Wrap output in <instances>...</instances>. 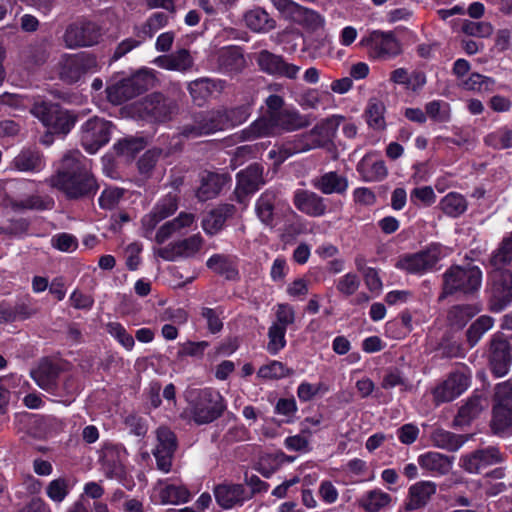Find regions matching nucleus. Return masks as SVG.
I'll return each instance as SVG.
<instances>
[{
	"label": "nucleus",
	"instance_id": "ea45409f",
	"mask_svg": "<svg viewBox=\"0 0 512 512\" xmlns=\"http://www.w3.org/2000/svg\"><path fill=\"white\" fill-rule=\"evenodd\" d=\"M75 481L72 477L61 476L53 479L46 486V495L54 503H61L70 494Z\"/></svg>",
	"mask_w": 512,
	"mask_h": 512
},
{
	"label": "nucleus",
	"instance_id": "603ef678",
	"mask_svg": "<svg viewBox=\"0 0 512 512\" xmlns=\"http://www.w3.org/2000/svg\"><path fill=\"white\" fill-rule=\"evenodd\" d=\"M348 187L347 178L336 172H328L322 175V193L324 194H342Z\"/></svg>",
	"mask_w": 512,
	"mask_h": 512
},
{
	"label": "nucleus",
	"instance_id": "f3484780",
	"mask_svg": "<svg viewBox=\"0 0 512 512\" xmlns=\"http://www.w3.org/2000/svg\"><path fill=\"white\" fill-rule=\"evenodd\" d=\"M440 254V248L432 245L426 250L401 257L396 263V267L411 274H422L437 264Z\"/></svg>",
	"mask_w": 512,
	"mask_h": 512
},
{
	"label": "nucleus",
	"instance_id": "a211bd4d",
	"mask_svg": "<svg viewBox=\"0 0 512 512\" xmlns=\"http://www.w3.org/2000/svg\"><path fill=\"white\" fill-rule=\"evenodd\" d=\"M470 374L465 371L451 372L447 378L433 390L436 404L450 402L465 392L470 385Z\"/></svg>",
	"mask_w": 512,
	"mask_h": 512
},
{
	"label": "nucleus",
	"instance_id": "a878e982",
	"mask_svg": "<svg viewBox=\"0 0 512 512\" xmlns=\"http://www.w3.org/2000/svg\"><path fill=\"white\" fill-rule=\"evenodd\" d=\"M12 164L18 171L37 173L44 169L45 159L37 147H28L14 157Z\"/></svg>",
	"mask_w": 512,
	"mask_h": 512
},
{
	"label": "nucleus",
	"instance_id": "8fccbe9b",
	"mask_svg": "<svg viewBox=\"0 0 512 512\" xmlns=\"http://www.w3.org/2000/svg\"><path fill=\"white\" fill-rule=\"evenodd\" d=\"M391 501L389 494L380 490L369 491L360 501L361 506L368 512H378Z\"/></svg>",
	"mask_w": 512,
	"mask_h": 512
},
{
	"label": "nucleus",
	"instance_id": "4c0bfd02",
	"mask_svg": "<svg viewBox=\"0 0 512 512\" xmlns=\"http://www.w3.org/2000/svg\"><path fill=\"white\" fill-rule=\"evenodd\" d=\"M244 20L248 28L255 32H268L272 30L276 22L269 14L260 7L249 10L244 15Z\"/></svg>",
	"mask_w": 512,
	"mask_h": 512
},
{
	"label": "nucleus",
	"instance_id": "3c124183",
	"mask_svg": "<svg viewBox=\"0 0 512 512\" xmlns=\"http://www.w3.org/2000/svg\"><path fill=\"white\" fill-rule=\"evenodd\" d=\"M286 332L287 330L284 327H279L273 324L268 328L269 341L267 343L266 350L270 355L275 356L285 348L287 344Z\"/></svg>",
	"mask_w": 512,
	"mask_h": 512
},
{
	"label": "nucleus",
	"instance_id": "9d476101",
	"mask_svg": "<svg viewBox=\"0 0 512 512\" xmlns=\"http://www.w3.org/2000/svg\"><path fill=\"white\" fill-rule=\"evenodd\" d=\"M488 362L496 377L508 373L512 362V344L504 333L496 332L492 335L488 347Z\"/></svg>",
	"mask_w": 512,
	"mask_h": 512
},
{
	"label": "nucleus",
	"instance_id": "0eeeda50",
	"mask_svg": "<svg viewBox=\"0 0 512 512\" xmlns=\"http://www.w3.org/2000/svg\"><path fill=\"white\" fill-rule=\"evenodd\" d=\"M320 147V124H315L311 132L289 137L277 145V150L269 152L276 164H282L291 156Z\"/></svg>",
	"mask_w": 512,
	"mask_h": 512
},
{
	"label": "nucleus",
	"instance_id": "393cba45",
	"mask_svg": "<svg viewBox=\"0 0 512 512\" xmlns=\"http://www.w3.org/2000/svg\"><path fill=\"white\" fill-rule=\"evenodd\" d=\"M206 266L228 281H238L240 279L237 260L234 256L220 253L213 254L207 259Z\"/></svg>",
	"mask_w": 512,
	"mask_h": 512
},
{
	"label": "nucleus",
	"instance_id": "4be33fe9",
	"mask_svg": "<svg viewBox=\"0 0 512 512\" xmlns=\"http://www.w3.org/2000/svg\"><path fill=\"white\" fill-rule=\"evenodd\" d=\"M177 209V196L171 193L165 195L158 200L151 212L143 217V227L147 231H153L161 221L173 215Z\"/></svg>",
	"mask_w": 512,
	"mask_h": 512
},
{
	"label": "nucleus",
	"instance_id": "774afa93",
	"mask_svg": "<svg viewBox=\"0 0 512 512\" xmlns=\"http://www.w3.org/2000/svg\"><path fill=\"white\" fill-rule=\"evenodd\" d=\"M426 114L437 122H446L450 118L449 104L442 101H431L425 106Z\"/></svg>",
	"mask_w": 512,
	"mask_h": 512
},
{
	"label": "nucleus",
	"instance_id": "aec40b11",
	"mask_svg": "<svg viewBox=\"0 0 512 512\" xmlns=\"http://www.w3.org/2000/svg\"><path fill=\"white\" fill-rule=\"evenodd\" d=\"M37 313L33 299L29 295L18 298L15 303L7 300L0 302V324H10L30 319Z\"/></svg>",
	"mask_w": 512,
	"mask_h": 512
},
{
	"label": "nucleus",
	"instance_id": "bb28decb",
	"mask_svg": "<svg viewBox=\"0 0 512 512\" xmlns=\"http://www.w3.org/2000/svg\"><path fill=\"white\" fill-rule=\"evenodd\" d=\"M227 182L225 175L207 172L201 177L200 186L196 191V197L200 202L214 199L222 191Z\"/></svg>",
	"mask_w": 512,
	"mask_h": 512
},
{
	"label": "nucleus",
	"instance_id": "6e6d98bb",
	"mask_svg": "<svg viewBox=\"0 0 512 512\" xmlns=\"http://www.w3.org/2000/svg\"><path fill=\"white\" fill-rule=\"evenodd\" d=\"M188 90L194 103L198 106H202L213 91L210 87V81L206 78L191 81Z\"/></svg>",
	"mask_w": 512,
	"mask_h": 512
},
{
	"label": "nucleus",
	"instance_id": "680f3d73",
	"mask_svg": "<svg viewBox=\"0 0 512 512\" xmlns=\"http://www.w3.org/2000/svg\"><path fill=\"white\" fill-rule=\"evenodd\" d=\"M462 31L468 36L487 38L492 35L494 28L491 23L486 21L474 22L464 20Z\"/></svg>",
	"mask_w": 512,
	"mask_h": 512
},
{
	"label": "nucleus",
	"instance_id": "6e6552de",
	"mask_svg": "<svg viewBox=\"0 0 512 512\" xmlns=\"http://www.w3.org/2000/svg\"><path fill=\"white\" fill-rule=\"evenodd\" d=\"M177 108L176 102L161 92L146 95L136 106L142 119L155 123H164L171 120Z\"/></svg>",
	"mask_w": 512,
	"mask_h": 512
},
{
	"label": "nucleus",
	"instance_id": "ddd939ff",
	"mask_svg": "<svg viewBox=\"0 0 512 512\" xmlns=\"http://www.w3.org/2000/svg\"><path fill=\"white\" fill-rule=\"evenodd\" d=\"M101 35L97 23L82 19L67 26L63 39L68 48L87 47L97 44Z\"/></svg>",
	"mask_w": 512,
	"mask_h": 512
},
{
	"label": "nucleus",
	"instance_id": "58836bf2",
	"mask_svg": "<svg viewBox=\"0 0 512 512\" xmlns=\"http://www.w3.org/2000/svg\"><path fill=\"white\" fill-rule=\"evenodd\" d=\"M431 440L436 447L450 452H455L468 440V438L467 436L457 435L444 429H436L431 434Z\"/></svg>",
	"mask_w": 512,
	"mask_h": 512
},
{
	"label": "nucleus",
	"instance_id": "e433bc0d",
	"mask_svg": "<svg viewBox=\"0 0 512 512\" xmlns=\"http://www.w3.org/2000/svg\"><path fill=\"white\" fill-rule=\"evenodd\" d=\"M60 372L61 369L56 363L44 360L39 364L38 368L31 373V376L41 388L46 389L56 384Z\"/></svg>",
	"mask_w": 512,
	"mask_h": 512
},
{
	"label": "nucleus",
	"instance_id": "338daca9",
	"mask_svg": "<svg viewBox=\"0 0 512 512\" xmlns=\"http://www.w3.org/2000/svg\"><path fill=\"white\" fill-rule=\"evenodd\" d=\"M168 20H169V18L166 13L155 12L143 24L141 32L145 36L152 38L158 30L167 26Z\"/></svg>",
	"mask_w": 512,
	"mask_h": 512
},
{
	"label": "nucleus",
	"instance_id": "37998d69",
	"mask_svg": "<svg viewBox=\"0 0 512 512\" xmlns=\"http://www.w3.org/2000/svg\"><path fill=\"white\" fill-rule=\"evenodd\" d=\"M385 105L384 103L377 99L371 98L368 102L367 108L365 110V116L367 119V124L369 127L375 130H383L386 127L385 118Z\"/></svg>",
	"mask_w": 512,
	"mask_h": 512
},
{
	"label": "nucleus",
	"instance_id": "412c9836",
	"mask_svg": "<svg viewBox=\"0 0 512 512\" xmlns=\"http://www.w3.org/2000/svg\"><path fill=\"white\" fill-rule=\"evenodd\" d=\"M216 503L225 510L242 506L248 501L246 488L240 483H221L213 489Z\"/></svg>",
	"mask_w": 512,
	"mask_h": 512
},
{
	"label": "nucleus",
	"instance_id": "39448f33",
	"mask_svg": "<svg viewBox=\"0 0 512 512\" xmlns=\"http://www.w3.org/2000/svg\"><path fill=\"white\" fill-rule=\"evenodd\" d=\"M154 81L155 71L143 66L130 77L108 86L107 98L112 104L120 105L147 91L153 86Z\"/></svg>",
	"mask_w": 512,
	"mask_h": 512
},
{
	"label": "nucleus",
	"instance_id": "a19ab883",
	"mask_svg": "<svg viewBox=\"0 0 512 512\" xmlns=\"http://www.w3.org/2000/svg\"><path fill=\"white\" fill-rule=\"evenodd\" d=\"M274 124L271 117L263 116L253 121L248 127L241 131V138L249 141L261 137L273 135L275 133Z\"/></svg>",
	"mask_w": 512,
	"mask_h": 512
},
{
	"label": "nucleus",
	"instance_id": "09e8293b",
	"mask_svg": "<svg viewBox=\"0 0 512 512\" xmlns=\"http://www.w3.org/2000/svg\"><path fill=\"white\" fill-rule=\"evenodd\" d=\"M145 144L143 138L131 137L119 140L113 148L117 155L133 158L145 148Z\"/></svg>",
	"mask_w": 512,
	"mask_h": 512
},
{
	"label": "nucleus",
	"instance_id": "f704fd0d",
	"mask_svg": "<svg viewBox=\"0 0 512 512\" xmlns=\"http://www.w3.org/2000/svg\"><path fill=\"white\" fill-rule=\"evenodd\" d=\"M293 203L302 213L310 216L320 215V197L314 192L297 189L294 192Z\"/></svg>",
	"mask_w": 512,
	"mask_h": 512
},
{
	"label": "nucleus",
	"instance_id": "0e129e2a",
	"mask_svg": "<svg viewBox=\"0 0 512 512\" xmlns=\"http://www.w3.org/2000/svg\"><path fill=\"white\" fill-rule=\"evenodd\" d=\"M256 213L258 218L266 225H272L274 221V203L272 199L262 194L256 201Z\"/></svg>",
	"mask_w": 512,
	"mask_h": 512
},
{
	"label": "nucleus",
	"instance_id": "052dcab7",
	"mask_svg": "<svg viewBox=\"0 0 512 512\" xmlns=\"http://www.w3.org/2000/svg\"><path fill=\"white\" fill-rule=\"evenodd\" d=\"M203 238L200 234H194L183 240L176 241L177 253L180 257H192L202 247Z\"/></svg>",
	"mask_w": 512,
	"mask_h": 512
},
{
	"label": "nucleus",
	"instance_id": "c85d7f7f",
	"mask_svg": "<svg viewBox=\"0 0 512 512\" xmlns=\"http://www.w3.org/2000/svg\"><path fill=\"white\" fill-rule=\"evenodd\" d=\"M158 484L162 486L159 491L162 504L178 505L187 503L191 499V492L183 484L169 483V479L159 480Z\"/></svg>",
	"mask_w": 512,
	"mask_h": 512
},
{
	"label": "nucleus",
	"instance_id": "f8f14e48",
	"mask_svg": "<svg viewBox=\"0 0 512 512\" xmlns=\"http://www.w3.org/2000/svg\"><path fill=\"white\" fill-rule=\"evenodd\" d=\"M360 45L368 49L372 58L380 61L389 60L401 53V45L391 31H372L360 41Z\"/></svg>",
	"mask_w": 512,
	"mask_h": 512
},
{
	"label": "nucleus",
	"instance_id": "f03ea898",
	"mask_svg": "<svg viewBox=\"0 0 512 512\" xmlns=\"http://www.w3.org/2000/svg\"><path fill=\"white\" fill-rule=\"evenodd\" d=\"M190 414L198 425L210 424L219 419L227 409V402L221 393L205 387L188 392Z\"/></svg>",
	"mask_w": 512,
	"mask_h": 512
},
{
	"label": "nucleus",
	"instance_id": "4468645a",
	"mask_svg": "<svg viewBox=\"0 0 512 512\" xmlns=\"http://www.w3.org/2000/svg\"><path fill=\"white\" fill-rule=\"evenodd\" d=\"M263 166L252 163L236 174L235 199L238 203H245L250 195L256 193L265 184Z\"/></svg>",
	"mask_w": 512,
	"mask_h": 512
},
{
	"label": "nucleus",
	"instance_id": "69168bd1",
	"mask_svg": "<svg viewBox=\"0 0 512 512\" xmlns=\"http://www.w3.org/2000/svg\"><path fill=\"white\" fill-rule=\"evenodd\" d=\"M124 196V189L118 187L105 188L98 199L99 206L105 210L114 209Z\"/></svg>",
	"mask_w": 512,
	"mask_h": 512
},
{
	"label": "nucleus",
	"instance_id": "bf43d9fd",
	"mask_svg": "<svg viewBox=\"0 0 512 512\" xmlns=\"http://www.w3.org/2000/svg\"><path fill=\"white\" fill-rule=\"evenodd\" d=\"M459 85L468 91L485 92L492 89L494 80L478 73H472L468 78L463 79Z\"/></svg>",
	"mask_w": 512,
	"mask_h": 512
},
{
	"label": "nucleus",
	"instance_id": "5701e85b",
	"mask_svg": "<svg viewBox=\"0 0 512 512\" xmlns=\"http://www.w3.org/2000/svg\"><path fill=\"white\" fill-rule=\"evenodd\" d=\"M487 407V398L482 394L474 393L458 409L453 420V426L463 427L470 425Z\"/></svg>",
	"mask_w": 512,
	"mask_h": 512
},
{
	"label": "nucleus",
	"instance_id": "9b49d317",
	"mask_svg": "<svg viewBox=\"0 0 512 512\" xmlns=\"http://www.w3.org/2000/svg\"><path fill=\"white\" fill-rule=\"evenodd\" d=\"M490 278L489 310L498 313L512 303V272L507 269H494Z\"/></svg>",
	"mask_w": 512,
	"mask_h": 512
},
{
	"label": "nucleus",
	"instance_id": "4d7b16f0",
	"mask_svg": "<svg viewBox=\"0 0 512 512\" xmlns=\"http://www.w3.org/2000/svg\"><path fill=\"white\" fill-rule=\"evenodd\" d=\"M221 114L226 118V130L244 123L250 116V107L247 105H240L231 109H221Z\"/></svg>",
	"mask_w": 512,
	"mask_h": 512
},
{
	"label": "nucleus",
	"instance_id": "6ab92c4d",
	"mask_svg": "<svg viewBox=\"0 0 512 512\" xmlns=\"http://www.w3.org/2000/svg\"><path fill=\"white\" fill-rule=\"evenodd\" d=\"M503 461V455L495 446L477 449L460 458V467L471 474L480 473L483 468Z\"/></svg>",
	"mask_w": 512,
	"mask_h": 512
},
{
	"label": "nucleus",
	"instance_id": "b1692460",
	"mask_svg": "<svg viewBox=\"0 0 512 512\" xmlns=\"http://www.w3.org/2000/svg\"><path fill=\"white\" fill-rule=\"evenodd\" d=\"M235 212L236 207L233 204L224 203L218 205L202 219L201 226L203 231L209 236L216 235L224 228L226 221L232 218Z\"/></svg>",
	"mask_w": 512,
	"mask_h": 512
},
{
	"label": "nucleus",
	"instance_id": "13d9d810",
	"mask_svg": "<svg viewBox=\"0 0 512 512\" xmlns=\"http://www.w3.org/2000/svg\"><path fill=\"white\" fill-rule=\"evenodd\" d=\"M492 407L512 408V381H504L494 387Z\"/></svg>",
	"mask_w": 512,
	"mask_h": 512
},
{
	"label": "nucleus",
	"instance_id": "72a5a7b5",
	"mask_svg": "<svg viewBox=\"0 0 512 512\" xmlns=\"http://www.w3.org/2000/svg\"><path fill=\"white\" fill-rule=\"evenodd\" d=\"M343 121V116L333 115L322 122V148L325 149L334 160L338 158V152L333 138L336 135L339 125Z\"/></svg>",
	"mask_w": 512,
	"mask_h": 512
},
{
	"label": "nucleus",
	"instance_id": "c9c22d12",
	"mask_svg": "<svg viewBox=\"0 0 512 512\" xmlns=\"http://www.w3.org/2000/svg\"><path fill=\"white\" fill-rule=\"evenodd\" d=\"M123 453L125 448L119 445H109L103 449L102 464L107 474L119 476L124 472Z\"/></svg>",
	"mask_w": 512,
	"mask_h": 512
},
{
	"label": "nucleus",
	"instance_id": "7ed1b4c3",
	"mask_svg": "<svg viewBox=\"0 0 512 512\" xmlns=\"http://www.w3.org/2000/svg\"><path fill=\"white\" fill-rule=\"evenodd\" d=\"M482 272L478 266L452 265L443 274L442 292L439 300L454 294L471 295L481 286Z\"/></svg>",
	"mask_w": 512,
	"mask_h": 512
},
{
	"label": "nucleus",
	"instance_id": "cd10ccee",
	"mask_svg": "<svg viewBox=\"0 0 512 512\" xmlns=\"http://www.w3.org/2000/svg\"><path fill=\"white\" fill-rule=\"evenodd\" d=\"M437 486L432 481H419L409 488V500L406 510H416L424 507L436 493Z\"/></svg>",
	"mask_w": 512,
	"mask_h": 512
},
{
	"label": "nucleus",
	"instance_id": "1a4fd4ad",
	"mask_svg": "<svg viewBox=\"0 0 512 512\" xmlns=\"http://www.w3.org/2000/svg\"><path fill=\"white\" fill-rule=\"evenodd\" d=\"M113 124L103 118L88 119L80 128V144L89 154H95L111 138Z\"/></svg>",
	"mask_w": 512,
	"mask_h": 512
},
{
	"label": "nucleus",
	"instance_id": "a18cd8bd",
	"mask_svg": "<svg viewBox=\"0 0 512 512\" xmlns=\"http://www.w3.org/2000/svg\"><path fill=\"white\" fill-rule=\"evenodd\" d=\"M440 209L450 217H458L467 209V201L459 193L447 194L439 203Z\"/></svg>",
	"mask_w": 512,
	"mask_h": 512
},
{
	"label": "nucleus",
	"instance_id": "473e14b6",
	"mask_svg": "<svg viewBox=\"0 0 512 512\" xmlns=\"http://www.w3.org/2000/svg\"><path fill=\"white\" fill-rule=\"evenodd\" d=\"M271 121L274 124L275 131L277 129L294 131L306 124L304 118L295 109H284L279 113H273Z\"/></svg>",
	"mask_w": 512,
	"mask_h": 512
},
{
	"label": "nucleus",
	"instance_id": "dca6fc26",
	"mask_svg": "<svg viewBox=\"0 0 512 512\" xmlns=\"http://www.w3.org/2000/svg\"><path fill=\"white\" fill-rule=\"evenodd\" d=\"M275 8L286 18L301 25L307 31H316L320 26V15L293 0H273Z\"/></svg>",
	"mask_w": 512,
	"mask_h": 512
},
{
	"label": "nucleus",
	"instance_id": "864d4df0",
	"mask_svg": "<svg viewBox=\"0 0 512 512\" xmlns=\"http://www.w3.org/2000/svg\"><path fill=\"white\" fill-rule=\"evenodd\" d=\"M106 331L127 351H131L134 348V337L128 333L120 322L107 323Z\"/></svg>",
	"mask_w": 512,
	"mask_h": 512
},
{
	"label": "nucleus",
	"instance_id": "2f4dec72",
	"mask_svg": "<svg viewBox=\"0 0 512 512\" xmlns=\"http://www.w3.org/2000/svg\"><path fill=\"white\" fill-rule=\"evenodd\" d=\"M489 427L494 435H512V408L492 407Z\"/></svg>",
	"mask_w": 512,
	"mask_h": 512
},
{
	"label": "nucleus",
	"instance_id": "5fc2aeb1",
	"mask_svg": "<svg viewBox=\"0 0 512 512\" xmlns=\"http://www.w3.org/2000/svg\"><path fill=\"white\" fill-rule=\"evenodd\" d=\"M292 369L288 368L284 363L272 360L266 365H262L257 375L263 379H282L292 374Z\"/></svg>",
	"mask_w": 512,
	"mask_h": 512
},
{
	"label": "nucleus",
	"instance_id": "2eb2a0df",
	"mask_svg": "<svg viewBox=\"0 0 512 512\" xmlns=\"http://www.w3.org/2000/svg\"><path fill=\"white\" fill-rule=\"evenodd\" d=\"M157 445L153 450L157 468L169 473L172 468L174 454L178 447L176 434L166 426H160L156 430Z\"/></svg>",
	"mask_w": 512,
	"mask_h": 512
},
{
	"label": "nucleus",
	"instance_id": "de8ad7c7",
	"mask_svg": "<svg viewBox=\"0 0 512 512\" xmlns=\"http://www.w3.org/2000/svg\"><path fill=\"white\" fill-rule=\"evenodd\" d=\"M59 79L68 85L75 84L81 80V78L88 72H96L91 68L97 66H56Z\"/></svg>",
	"mask_w": 512,
	"mask_h": 512
},
{
	"label": "nucleus",
	"instance_id": "7c9ffc66",
	"mask_svg": "<svg viewBox=\"0 0 512 512\" xmlns=\"http://www.w3.org/2000/svg\"><path fill=\"white\" fill-rule=\"evenodd\" d=\"M480 310L473 304L454 305L447 312V322L452 328L462 329Z\"/></svg>",
	"mask_w": 512,
	"mask_h": 512
},
{
	"label": "nucleus",
	"instance_id": "c03bdc74",
	"mask_svg": "<svg viewBox=\"0 0 512 512\" xmlns=\"http://www.w3.org/2000/svg\"><path fill=\"white\" fill-rule=\"evenodd\" d=\"M54 206V200L49 196L30 195L24 199L15 200L12 203L14 210H50Z\"/></svg>",
	"mask_w": 512,
	"mask_h": 512
},
{
	"label": "nucleus",
	"instance_id": "79ce46f5",
	"mask_svg": "<svg viewBox=\"0 0 512 512\" xmlns=\"http://www.w3.org/2000/svg\"><path fill=\"white\" fill-rule=\"evenodd\" d=\"M494 319L488 315H481L466 330V342L470 348L475 347L483 335L494 326Z\"/></svg>",
	"mask_w": 512,
	"mask_h": 512
},
{
	"label": "nucleus",
	"instance_id": "e2e57ef3",
	"mask_svg": "<svg viewBox=\"0 0 512 512\" xmlns=\"http://www.w3.org/2000/svg\"><path fill=\"white\" fill-rule=\"evenodd\" d=\"M223 313V310L220 307L217 308H209L202 307L200 311V315L207 322V329L211 334H217L223 329V322L220 318V315Z\"/></svg>",
	"mask_w": 512,
	"mask_h": 512
},
{
	"label": "nucleus",
	"instance_id": "c756f323",
	"mask_svg": "<svg viewBox=\"0 0 512 512\" xmlns=\"http://www.w3.org/2000/svg\"><path fill=\"white\" fill-rule=\"evenodd\" d=\"M453 460L454 457L430 451L418 457V464L430 472L446 475L452 469Z\"/></svg>",
	"mask_w": 512,
	"mask_h": 512
},
{
	"label": "nucleus",
	"instance_id": "49530a36",
	"mask_svg": "<svg viewBox=\"0 0 512 512\" xmlns=\"http://www.w3.org/2000/svg\"><path fill=\"white\" fill-rule=\"evenodd\" d=\"M489 262L494 269H502V267L512 262V233L501 241L497 250L491 255Z\"/></svg>",
	"mask_w": 512,
	"mask_h": 512
},
{
	"label": "nucleus",
	"instance_id": "f257e3e1",
	"mask_svg": "<svg viewBox=\"0 0 512 512\" xmlns=\"http://www.w3.org/2000/svg\"><path fill=\"white\" fill-rule=\"evenodd\" d=\"M51 185L68 200L93 198L99 189L96 178L85 164L70 155L62 158L60 168L51 178Z\"/></svg>",
	"mask_w": 512,
	"mask_h": 512
},
{
	"label": "nucleus",
	"instance_id": "20e7f679",
	"mask_svg": "<svg viewBox=\"0 0 512 512\" xmlns=\"http://www.w3.org/2000/svg\"><path fill=\"white\" fill-rule=\"evenodd\" d=\"M31 112L47 127L51 135L66 136L77 121L73 112L64 109L59 103L46 100L35 101Z\"/></svg>",
	"mask_w": 512,
	"mask_h": 512
},
{
	"label": "nucleus",
	"instance_id": "423d86ee",
	"mask_svg": "<svg viewBox=\"0 0 512 512\" xmlns=\"http://www.w3.org/2000/svg\"><path fill=\"white\" fill-rule=\"evenodd\" d=\"M190 119V122L181 127V134L187 138L211 135L225 130L226 118L221 114V109L193 111Z\"/></svg>",
	"mask_w": 512,
	"mask_h": 512
}]
</instances>
